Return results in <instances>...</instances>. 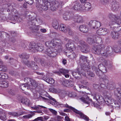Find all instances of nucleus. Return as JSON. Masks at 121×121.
<instances>
[{
    "label": "nucleus",
    "instance_id": "f257e3e1",
    "mask_svg": "<svg viewBox=\"0 0 121 121\" xmlns=\"http://www.w3.org/2000/svg\"><path fill=\"white\" fill-rule=\"evenodd\" d=\"M46 96L49 98H48V100L47 101H49V99H50L53 101V102L50 101V104L55 107H65L68 108L72 110L73 112L76 113L78 114L80 116L81 118H82L88 121V117L82 113L81 111L78 110L72 107L69 106L66 103V104H64L58 102L55 99L52 98L51 96L49 95H46Z\"/></svg>",
    "mask_w": 121,
    "mask_h": 121
},
{
    "label": "nucleus",
    "instance_id": "f03ea898",
    "mask_svg": "<svg viewBox=\"0 0 121 121\" xmlns=\"http://www.w3.org/2000/svg\"><path fill=\"white\" fill-rule=\"evenodd\" d=\"M64 19L66 20H69L72 18L75 23H81L84 22L83 17L79 15H75L73 16V14L69 13L66 12L63 15Z\"/></svg>",
    "mask_w": 121,
    "mask_h": 121
},
{
    "label": "nucleus",
    "instance_id": "7ed1b4c3",
    "mask_svg": "<svg viewBox=\"0 0 121 121\" xmlns=\"http://www.w3.org/2000/svg\"><path fill=\"white\" fill-rule=\"evenodd\" d=\"M29 57V55L26 53H22L20 56V57L23 59L22 62L24 64L34 70H37L38 66L36 63L33 61H30L27 60Z\"/></svg>",
    "mask_w": 121,
    "mask_h": 121
},
{
    "label": "nucleus",
    "instance_id": "20e7f679",
    "mask_svg": "<svg viewBox=\"0 0 121 121\" xmlns=\"http://www.w3.org/2000/svg\"><path fill=\"white\" fill-rule=\"evenodd\" d=\"M43 2L44 3V4L42 5L41 4V3H39L38 1L36 2V7L39 12H41L43 10H47L50 4V3L48 0L43 1Z\"/></svg>",
    "mask_w": 121,
    "mask_h": 121
},
{
    "label": "nucleus",
    "instance_id": "39448f33",
    "mask_svg": "<svg viewBox=\"0 0 121 121\" xmlns=\"http://www.w3.org/2000/svg\"><path fill=\"white\" fill-rule=\"evenodd\" d=\"M52 26L56 30L59 29V30L64 32H67V29L65 25L63 24L59 25V23L56 20H54L52 22Z\"/></svg>",
    "mask_w": 121,
    "mask_h": 121
},
{
    "label": "nucleus",
    "instance_id": "423d86ee",
    "mask_svg": "<svg viewBox=\"0 0 121 121\" xmlns=\"http://www.w3.org/2000/svg\"><path fill=\"white\" fill-rule=\"evenodd\" d=\"M104 48V45H99L96 47L94 46L92 48V51L95 54H101L102 56V53L104 52L103 50Z\"/></svg>",
    "mask_w": 121,
    "mask_h": 121
},
{
    "label": "nucleus",
    "instance_id": "0eeeda50",
    "mask_svg": "<svg viewBox=\"0 0 121 121\" xmlns=\"http://www.w3.org/2000/svg\"><path fill=\"white\" fill-rule=\"evenodd\" d=\"M78 46L79 48H80L81 51L83 52L86 53L89 51L90 49L88 47L86 43L83 41H80Z\"/></svg>",
    "mask_w": 121,
    "mask_h": 121
},
{
    "label": "nucleus",
    "instance_id": "6e6552de",
    "mask_svg": "<svg viewBox=\"0 0 121 121\" xmlns=\"http://www.w3.org/2000/svg\"><path fill=\"white\" fill-rule=\"evenodd\" d=\"M88 25L92 29L96 30L100 27L101 24L99 22L94 20L90 21L88 24Z\"/></svg>",
    "mask_w": 121,
    "mask_h": 121
},
{
    "label": "nucleus",
    "instance_id": "1a4fd4ad",
    "mask_svg": "<svg viewBox=\"0 0 121 121\" xmlns=\"http://www.w3.org/2000/svg\"><path fill=\"white\" fill-rule=\"evenodd\" d=\"M57 52L54 48H48L47 49L45 53L50 57H54L57 55Z\"/></svg>",
    "mask_w": 121,
    "mask_h": 121
},
{
    "label": "nucleus",
    "instance_id": "9d476101",
    "mask_svg": "<svg viewBox=\"0 0 121 121\" xmlns=\"http://www.w3.org/2000/svg\"><path fill=\"white\" fill-rule=\"evenodd\" d=\"M66 48L67 49L69 50L67 52L68 53L73 52L75 49L74 45L73 42L71 40H68V43L66 44Z\"/></svg>",
    "mask_w": 121,
    "mask_h": 121
},
{
    "label": "nucleus",
    "instance_id": "9b49d317",
    "mask_svg": "<svg viewBox=\"0 0 121 121\" xmlns=\"http://www.w3.org/2000/svg\"><path fill=\"white\" fill-rule=\"evenodd\" d=\"M50 4L51 9L53 11L56 10L58 8L61 7L60 3L57 1H52L51 3H50Z\"/></svg>",
    "mask_w": 121,
    "mask_h": 121
},
{
    "label": "nucleus",
    "instance_id": "f8f14e48",
    "mask_svg": "<svg viewBox=\"0 0 121 121\" xmlns=\"http://www.w3.org/2000/svg\"><path fill=\"white\" fill-rule=\"evenodd\" d=\"M111 8L113 11L117 10L119 7V3L117 2L115 0H111Z\"/></svg>",
    "mask_w": 121,
    "mask_h": 121
},
{
    "label": "nucleus",
    "instance_id": "ddd939ff",
    "mask_svg": "<svg viewBox=\"0 0 121 121\" xmlns=\"http://www.w3.org/2000/svg\"><path fill=\"white\" fill-rule=\"evenodd\" d=\"M85 71L83 70L82 69V71L81 72H79L76 73L75 71L73 72L72 74L76 79H79L80 78H81V75L80 74L81 73L84 76H86Z\"/></svg>",
    "mask_w": 121,
    "mask_h": 121
},
{
    "label": "nucleus",
    "instance_id": "4468645a",
    "mask_svg": "<svg viewBox=\"0 0 121 121\" xmlns=\"http://www.w3.org/2000/svg\"><path fill=\"white\" fill-rule=\"evenodd\" d=\"M114 20L116 21V22L112 21H111L109 23V25L110 26L112 30L113 29V26H115L114 25L116 24H121V19L120 18H119L117 17H115L114 18Z\"/></svg>",
    "mask_w": 121,
    "mask_h": 121
},
{
    "label": "nucleus",
    "instance_id": "2eb2a0df",
    "mask_svg": "<svg viewBox=\"0 0 121 121\" xmlns=\"http://www.w3.org/2000/svg\"><path fill=\"white\" fill-rule=\"evenodd\" d=\"M92 69L94 71H95L96 72V73L97 75L99 76L100 78H101L102 79H104V78L102 77V75H103L105 76L103 74V73L101 71V70L99 68H97L95 66H93L92 67Z\"/></svg>",
    "mask_w": 121,
    "mask_h": 121
},
{
    "label": "nucleus",
    "instance_id": "dca6fc26",
    "mask_svg": "<svg viewBox=\"0 0 121 121\" xmlns=\"http://www.w3.org/2000/svg\"><path fill=\"white\" fill-rule=\"evenodd\" d=\"M113 51V49H112L111 47L110 46H107L106 48V50H104V52L102 53L103 56L106 57L108 55V53H111Z\"/></svg>",
    "mask_w": 121,
    "mask_h": 121
},
{
    "label": "nucleus",
    "instance_id": "f3484780",
    "mask_svg": "<svg viewBox=\"0 0 121 121\" xmlns=\"http://www.w3.org/2000/svg\"><path fill=\"white\" fill-rule=\"evenodd\" d=\"M80 99L84 103L87 104L90 103V102L94 104H95L94 102H93L92 100L91 99H90L88 96H86V98L81 97L80 98Z\"/></svg>",
    "mask_w": 121,
    "mask_h": 121
},
{
    "label": "nucleus",
    "instance_id": "a211bd4d",
    "mask_svg": "<svg viewBox=\"0 0 121 121\" xmlns=\"http://www.w3.org/2000/svg\"><path fill=\"white\" fill-rule=\"evenodd\" d=\"M82 5L81 3L78 2H75L74 4L73 8L74 10H82L81 9Z\"/></svg>",
    "mask_w": 121,
    "mask_h": 121
},
{
    "label": "nucleus",
    "instance_id": "6ab92c4d",
    "mask_svg": "<svg viewBox=\"0 0 121 121\" xmlns=\"http://www.w3.org/2000/svg\"><path fill=\"white\" fill-rule=\"evenodd\" d=\"M111 35L113 39H117L120 38V34L117 31H113L111 33Z\"/></svg>",
    "mask_w": 121,
    "mask_h": 121
},
{
    "label": "nucleus",
    "instance_id": "aec40b11",
    "mask_svg": "<svg viewBox=\"0 0 121 121\" xmlns=\"http://www.w3.org/2000/svg\"><path fill=\"white\" fill-rule=\"evenodd\" d=\"M43 21L41 17L37 16L35 17L33 23L34 24H35L37 23L38 24L41 25L43 23Z\"/></svg>",
    "mask_w": 121,
    "mask_h": 121
},
{
    "label": "nucleus",
    "instance_id": "412c9836",
    "mask_svg": "<svg viewBox=\"0 0 121 121\" xmlns=\"http://www.w3.org/2000/svg\"><path fill=\"white\" fill-rule=\"evenodd\" d=\"M36 44L34 42L30 43L29 46V49L33 52H35Z\"/></svg>",
    "mask_w": 121,
    "mask_h": 121
},
{
    "label": "nucleus",
    "instance_id": "4be33fe9",
    "mask_svg": "<svg viewBox=\"0 0 121 121\" xmlns=\"http://www.w3.org/2000/svg\"><path fill=\"white\" fill-rule=\"evenodd\" d=\"M95 37H94L92 39L90 38H89L87 39V41L90 44H91L93 43H96L97 42L98 43H100L99 41L98 40V39H97Z\"/></svg>",
    "mask_w": 121,
    "mask_h": 121
},
{
    "label": "nucleus",
    "instance_id": "5701e85b",
    "mask_svg": "<svg viewBox=\"0 0 121 121\" xmlns=\"http://www.w3.org/2000/svg\"><path fill=\"white\" fill-rule=\"evenodd\" d=\"M80 30L84 33H86L88 30V29L86 26L85 25H81L79 27Z\"/></svg>",
    "mask_w": 121,
    "mask_h": 121
},
{
    "label": "nucleus",
    "instance_id": "b1692460",
    "mask_svg": "<svg viewBox=\"0 0 121 121\" xmlns=\"http://www.w3.org/2000/svg\"><path fill=\"white\" fill-rule=\"evenodd\" d=\"M42 77L44 78V80L46 82L48 83L51 84H53L55 82V80L52 78H48L47 77L45 78V75L44 77Z\"/></svg>",
    "mask_w": 121,
    "mask_h": 121
},
{
    "label": "nucleus",
    "instance_id": "393cba45",
    "mask_svg": "<svg viewBox=\"0 0 121 121\" xmlns=\"http://www.w3.org/2000/svg\"><path fill=\"white\" fill-rule=\"evenodd\" d=\"M69 71L63 69H59V71L56 72L55 73L57 74L60 75V73L64 75L68 73Z\"/></svg>",
    "mask_w": 121,
    "mask_h": 121
},
{
    "label": "nucleus",
    "instance_id": "a878e982",
    "mask_svg": "<svg viewBox=\"0 0 121 121\" xmlns=\"http://www.w3.org/2000/svg\"><path fill=\"white\" fill-rule=\"evenodd\" d=\"M34 97L35 99H37L39 98L40 99H42L45 101H47L48 100V99H47L41 95H38L37 94H34Z\"/></svg>",
    "mask_w": 121,
    "mask_h": 121
},
{
    "label": "nucleus",
    "instance_id": "bb28decb",
    "mask_svg": "<svg viewBox=\"0 0 121 121\" xmlns=\"http://www.w3.org/2000/svg\"><path fill=\"white\" fill-rule=\"evenodd\" d=\"M99 69L101 70V71L103 73H105L107 71V69L106 67L103 65L102 64L99 65L98 66Z\"/></svg>",
    "mask_w": 121,
    "mask_h": 121
},
{
    "label": "nucleus",
    "instance_id": "cd10ccee",
    "mask_svg": "<svg viewBox=\"0 0 121 121\" xmlns=\"http://www.w3.org/2000/svg\"><path fill=\"white\" fill-rule=\"evenodd\" d=\"M30 85H31V87L29 88H32V86L34 87H36L38 85L37 82L34 80L33 79H31L30 82Z\"/></svg>",
    "mask_w": 121,
    "mask_h": 121
},
{
    "label": "nucleus",
    "instance_id": "c85d7f7f",
    "mask_svg": "<svg viewBox=\"0 0 121 121\" xmlns=\"http://www.w3.org/2000/svg\"><path fill=\"white\" fill-rule=\"evenodd\" d=\"M84 5V7H85V9L83 10H84V11H88L91 9V6L90 3H86Z\"/></svg>",
    "mask_w": 121,
    "mask_h": 121
},
{
    "label": "nucleus",
    "instance_id": "c756f323",
    "mask_svg": "<svg viewBox=\"0 0 121 121\" xmlns=\"http://www.w3.org/2000/svg\"><path fill=\"white\" fill-rule=\"evenodd\" d=\"M21 102L22 104L27 106H29L30 104V100L26 98L22 99H21Z\"/></svg>",
    "mask_w": 121,
    "mask_h": 121
},
{
    "label": "nucleus",
    "instance_id": "7c9ffc66",
    "mask_svg": "<svg viewBox=\"0 0 121 121\" xmlns=\"http://www.w3.org/2000/svg\"><path fill=\"white\" fill-rule=\"evenodd\" d=\"M118 93L117 94V99L119 101H121V89L118 88L117 89V91Z\"/></svg>",
    "mask_w": 121,
    "mask_h": 121
},
{
    "label": "nucleus",
    "instance_id": "2f4dec72",
    "mask_svg": "<svg viewBox=\"0 0 121 121\" xmlns=\"http://www.w3.org/2000/svg\"><path fill=\"white\" fill-rule=\"evenodd\" d=\"M120 24H115V26H113V29L112 30H113L114 29V30L117 31H120L121 29V26H120L121 25H120Z\"/></svg>",
    "mask_w": 121,
    "mask_h": 121
},
{
    "label": "nucleus",
    "instance_id": "473e14b6",
    "mask_svg": "<svg viewBox=\"0 0 121 121\" xmlns=\"http://www.w3.org/2000/svg\"><path fill=\"white\" fill-rule=\"evenodd\" d=\"M35 17L31 15H28L26 17V18L29 19V20L30 21L29 22L30 25V24H32L34 23Z\"/></svg>",
    "mask_w": 121,
    "mask_h": 121
},
{
    "label": "nucleus",
    "instance_id": "72a5a7b5",
    "mask_svg": "<svg viewBox=\"0 0 121 121\" xmlns=\"http://www.w3.org/2000/svg\"><path fill=\"white\" fill-rule=\"evenodd\" d=\"M31 79L29 78L28 77H25L24 78V81L25 82H26L25 84L28 85V86L29 88H30L31 86L30 85V81Z\"/></svg>",
    "mask_w": 121,
    "mask_h": 121
},
{
    "label": "nucleus",
    "instance_id": "f704fd0d",
    "mask_svg": "<svg viewBox=\"0 0 121 121\" xmlns=\"http://www.w3.org/2000/svg\"><path fill=\"white\" fill-rule=\"evenodd\" d=\"M0 119L3 121L6 120L7 118L4 114V112H0Z\"/></svg>",
    "mask_w": 121,
    "mask_h": 121
},
{
    "label": "nucleus",
    "instance_id": "c9c22d12",
    "mask_svg": "<svg viewBox=\"0 0 121 121\" xmlns=\"http://www.w3.org/2000/svg\"><path fill=\"white\" fill-rule=\"evenodd\" d=\"M113 49L115 52H119L121 51V48L117 45L114 46Z\"/></svg>",
    "mask_w": 121,
    "mask_h": 121
},
{
    "label": "nucleus",
    "instance_id": "e433bc0d",
    "mask_svg": "<svg viewBox=\"0 0 121 121\" xmlns=\"http://www.w3.org/2000/svg\"><path fill=\"white\" fill-rule=\"evenodd\" d=\"M58 43L57 42L51 41L50 46H49V47L50 48H54Z\"/></svg>",
    "mask_w": 121,
    "mask_h": 121
},
{
    "label": "nucleus",
    "instance_id": "4c0bfd02",
    "mask_svg": "<svg viewBox=\"0 0 121 121\" xmlns=\"http://www.w3.org/2000/svg\"><path fill=\"white\" fill-rule=\"evenodd\" d=\"M31 25V26H30V29L34 30H38L39 28L38 26H35V24H34V23L32 24H30V25Z\"/></svg>",
    "mask_w": 121,
    "mask_h": 121
},
{
    "label": "nucleus",
    "instance_id": "58836bf2",
    "mask_svg": "<svg viewBox=\"0 0 121 121\" xmlns=\"http://www.w3.org/2000/svg\"><path fill=\"white\" fill-rule=\"evenodd\" d=\"M33 110H37L39 109H40L41 108H46L43 106L39 105L35 106L34 107H31Z\"/></svg>",
    "mask_w": 121,
    "mask_h": 121
},
{
    "label": "nucleus",
    "instance_id": "ea45409f",
    "mask_svg": "<svg viewBox=\"0 0 121 121\" xmlns=\"http://www.w3.org/2000/svg\"><path fill=\"white\" fill-rule=\"evenodd\" d=\"M87 57L85 56L82 55L80 57V61L81 62H86Z\"/></svg>",
    "mask_w": 121,
    "mask_h": 121
},
{
    "label": "nucleus",
    "instance_id": "a19ab883",
    "mask_svg": "<svg viewBox=\"0 0 121 121\" xmlns=\"http://www.w3.org/2000/svg\"><path fill=\"white\" fill-rule=\"evenodd\" d=\"M73 82L71 81H67L65 82V86H73Z\"/></svg>",
    "mask_w": 121,
    "mask_h": 121
},
{
    "label": "nucleus",
    "instance_id": "79ce46f5",
    "mask_svg": "<svg viewBox=\"0 0 121 121\" xmlns=\"http://www.w3.org/2000/svg\"><path fill=\"white\" fill-rule=\"evenodd\" d=\"M117 99L118 102L115 101L114 102V105H113V106L115 107L117 109L119 108L120 106L121 107V105L120 104V102H119V101L117 100Z\"/></svg>",
    "mask_w": 121,
    "mask_h": 121
},
{
    "label": "nucleus",
    "instance_id": "37998d69",
    "mask_svg": "<svg viewBox=\"0 0 121 121\" xmlns=\"http://www.w3.org/2000/svg\"><path fill=\"white\" fill-rule=\"evenodd\" d=\"M7 71L6 66L3 65H0V71L6 72Z\"/></svg>",
    "mask_w": 121,
    "mask_h": 121
},
{
    "label": "nucleus",
    "instance_id": "c03bdc74",
    "mask_svg": "<svg viewBox=\"0 0 121 121\" xmlns=\"http://www.w3.org/2000/svg\"><path fill=\"white\" fill-rule=\"evenodd\" d=\"M35 114L34 113H31L30 114H29L23 116V118L25 119H29L31 118Z\"/></svg>",
    "mask_w": 121,
    "mask_h": 121
},
{
    "label": "nucleus",
    "instance_id": "a18cd8bd",
    "mask_svg": "<svg viewBox=\"0 0 121 121\" xmlns=\"http://www.w3.org/2000/svg\"><path fill=\"white\" fill-rule=\"evenodd\" d=\"M9 114L10 115L14 116V117H17L21 115L16 112H10L9 113Z\"/></svg>",
    "mask_w": 121,
    "mask_h": 121
},
{
    "label": "nucleus",
    "instance_id": "49530a36",
    "mask_svg": "<svg viewBox=\"0 0 121 121\" xmlns=\"http://www.w3.org/2000/svg\"><path fill=\"white\" fill-rule=\"evenodd\" d=\"M27 87V89L29 88L28 87V85H26L25 84H21L20 85V87L22 90L24 91L26 88V87Z\"/></svg>",
    "mask_w": 121,
    "mask_h": 121
},
{
    "label": "nucleus",
    "instance_id": "de8ad7c7",
    "mask_svg": "<svg viewBox=\"0 0 121 121\" xmlns=\"http://www.w3.org/2000/svg\"><path fill=\"white\" fill-rule=\"evenodd\" d=\"M13 18H14V20L17 21L18 22H21L22 20L21 17H20L19 16H15Z\"/></svg>",
    "mask_w": 121,
    "mask_h": 121
},
{
    "label": "nucleus",
    "instance_id": "09e8293b",
    "mask_svg": "<svg viewBox=\"0 0 121 121\" xmlns=\"http://www.w3.org/2000/svg\"><path fill=\"white\" fill-rule=\"evenodd\" d=\"M36 48L35 52L36 51L41 52L43 51V47L42 45L39 46L37 44V45H36Z\"/></svg>",
    "mask_w": 121,
    "mask_h": 121
},
{
    "label": "nucleus",
    "instance_id": "8fccbe9b",
    "mask_svg": "<svg viewBox=\"0 0 121 121\" xmlns=\"http://www.w3.org/2000/svg\"><path fill=\"white\" fill-rule=\"evenodd\" d=\"M94 99H95L97 101L99 100L103 99L102 97L100 95H96L94 97Z\"/></svg>",
    "mask_w": 121,
    "mask_h": 121
},
{
    "label": "nucleus",
    "instance_id": "3c124183",
    "mask_svg": "<svg viewBox=\"0 0 121 121\" xmlns=\"http://www.w3.org/2000/svg\"><path fill=\"white\" fill-rule=\"evenodd\" d=\"M41 63L42 65L43 66H44L48 64V63L46 60L43 59H42L41 60Z\"/></svg>",
    "mask_w": 121,
    "mask_h": 121
},
{
    "label": "nucleus",
    "instance_id": "603ef678",
    "mask_svg": "<svg viewBox=\"0 0 121 121\" xmlns=\"http://www.w3.org/2000/svg\"><path fill=\"white\" fill-rule=\"evenodd\" d=\"M2 87L5 88L9 86V83L8 82L4 81Z\"/></svg>",
    "mask_w": 121,
    "mask_h": 121
},
{
    "label": "nucleus",
    "instance_id": "864d4df0",
    "mask_svg": "<svg viewBox=\"0 0 121 121\" xmlns=\"http://www.w3.org/2000/svg\"><path fill=\"white\" fill-rule=\"evenodd\" d=\"M87 73L88 75L91 77H94L95 76V74L92 72L90 70L87 71Z\"/></svg>",
    "mask_w": 121,
    "mask_h": 121
},
{
    "label": "nucleus",
    "instance_id": "5fc2aeb1",
    "mask_svg": "<svg viewBox=\"0 0 121 121\" xmlns=\"http://www.w3.org/2000/svg\"><path fill=\"white\" fill-rule=\"evenodd\" d=\"M1 76H2L1 79H7L8 78V76L7 74L4 73H2Z\"/></svg>",
    "mask_w": 121,
    "mask_h": 121
},
{
    "label": "nucleus",
    "instance_id": "6e6d98bb",
    "mask_svg": "<svg viewBox=\"0 0 121 121\" xmlns=\"http://www.w3.org/2000/svg\"><path fill=\"white\" fill-rule=\"evenodd\" d=\"M76 56L74 52H73L70 55H69V57L72 59H73L76 58Z\"/></svg>",
    "mask_w": 121,
    "mask_h": 121
},
{
    "label": "nucleus",
    "instance_id": "4d7b16f0",
    "mask_svg": "<svg viewBox=\"0 0 121 121\" xmlns=\"http://www.w3.org/2000/svg\"><path fill=\"white\" fill-rule=\"evenodd\" d=\"M66 28L67 29V31L68 30L69 34L70 35H73L74 32L71 29L69 28H67L66 27Z\"/></svg>",
    "mask_w": 121,
    "mask_h": 121
},
{
    "label": "nucleus",
    "instance_id": "13d9d810",
    "mask_svg": "<svg viewBox=\"0 0 121 121\" xmlns=\"http://www.w3.org/2000/svg\"><path fill=\"white\" fill-rule=\"evenodd\" d=\"M50 90H51V92L53 93H59V91L57 89L54 88H52Z\"/></svg>",
    "mask_w": 121,
    "mask_h": 121
},
{
    "label": "nucleus",
    "instance_id": "bf43d9fd",
    "mask_svg": "<svg viewBox=\"0 0 121 121\" xmlns=\"http://www.w3.org/2000/svg\"><path fill=\"white\" fill-rule=\"evenodd\" d=\"M111 98L107 96H105L104 98V101H108V100H111Z\"/></svg>",
    "mask_w": 121,
    "mask_h": 121
},
{
    "label": "nucleus",
    "instance_id": "052dcab7",
    "mask_svg": "<svg viewBox=\"0 0 121 121\" xmlns=\"http://www.w3.org/2000/svg\"><path fill=\"white\" fill-rule=\"evenodd\" d=\"M49 110L54 114L56 115L57 114V112L55 110L51 108H49Z\"/></svg>",
    "mask_w": 121,
    "mask_h": 121
},
{
    "label": "nucleus",
    "instance_id": "680f3d73",
    "mask_svg": "<svg viewBox=\"0 0 121 121\" xmlns=\"http://www.w3.org/2000/svg\"><path fill=\"white\" fill-rule=\"evenodd\" d=\"M108 16L109 18L111 19H112L113 18L114 19L115 17H116L114 15L111 13H109L108 15Z\"/></svg>",
    "mask_w": 121,
    "mask_h": 121
},
{
    "label": "nucleus",
    "instance_id": "e2e57ef3",
    "mask_svg": "<svg viewBox=\"0 0 121 121\" xmlns=\"http://www.w3.org/2000/svg\"><path fill=\"white\" fill-rule=\"evenodd\" d=\"M101 2L103 4L108 3L109 1V0H100Z\"/></svg>",
    "mask_w": 121,
    "mask_h": 121
},
{
    "label": "nucleus",
    "instance_id": "0e129e2a",
    "mask_svg": "<svg viewBox=\"0 0 121 121\" xmlns=\"http://www.w3.org/2000/svg\"><path fill=\"white\" fill-rule=\"evenodd\" d=\"M51 43V41H48L46 42L45 43V44L46 46L49 47V46H50Z\"/></svg>",
    "mask_w": 121,
    "mask_h": 121
},
{
    "label": "nucleus",
    "instance_id": "69168bd1",
    "mask_svg": "<svg viewBox=\"0 0 121 121\" xmlns=\"http://www.w3.org/2000/svg\"><path fill=\"white\" fill-rule=\"evenodd\" d=\"M108 101H104L105 103L106 104L108 105H109L110 104H112V103L111 102V100H108Z\"/></svg>",
    "mask_w": 121,
    "mask_h": 121
},
{
    "label": "nucleus",
    "instance_id": "338daca9",
    "mask_svg": "<svg viewBox=\"0 0 121 121\" xmlns=\"http://www.w3.org/2000/svg\"><path fill=\"white\" fill-rule=\"evenodd\" d=\"M42 117H37L33 120V121H39V120L41 121L42 120Z\"/></svg>",
    "mask_w": 121,
    "mask_h": 121
},
{
    "label": "nucleus",
    "instance_id": "774afa93",
    "mask_svg": "<svg viewBox=\"0 0 121 121\" xmlns=\"http://www.w3.org/2000/svg\"><path fill=\"white\" fill-rule=\"evenodd\" d=\"M26 2L29 4H32L34 2V0H29Z\"/></svg>",
    "mask_w": 121,
    "mask_h": 121
}]
</instances>
